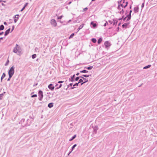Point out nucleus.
I'll use <instances>...</instances> for the list:
<instances>
[{"label": "nucleus", "instance_id": "f257e3e1", "mask_svg": "<svg viewBox=\"0 0 157 157\" xmlns=\"http://www.w3.org/2000/svg\"><path fill=\"white\" fill-rule=\"evenodd\" d=\"M22 50L21 47L17 44H16L13 50V52L17 55H20L21 53Z\"/></svg>", "mask_w": 157, "mask_h": 157}, {"label": "nucleus", "instance_id": "f03ea898", "mask_svg": "<svg viewBox=\"0 0 157 157\" xmlns=\"http://www.w3.org/2000/svg\"><path fill=\"white\" fill-rule=\"evenodd\" d=\"M14 67L13 66L11 67L8 72L9 75H10V77L11 76H13L14 73Z\"/></svg>", "mask_w": 157, "mask_h": 157}, {"label": "nucleus", "instance_id": "7ed1b4c3", "mask_svg": "<svg viewBox=\"0 0 157 157\" xmlns=\"http://www.w3.org/2000/svg\"><path fill=\"white\" fill-rule=\"evenodd\" d=\"M117 8L119 10V12L120 14H122L124 12L123 10L124 8L121 5H119L118 6Z\"/></svg>", "mask_w": 157, "mask_h": 157}, {"label": "nucleus", "instance_id": "20e7f679", "mask_svg": "<svg viewBox=\"0 0 157 157\" xmlns=\"http://www.w3.org/2000/svg\"><path fill=\"white\" fill-rule=\"evenodd\" d=\"M120 5L124 8H125L127 5L128 2H125L124 0H122L121 1Z\"/></svg>", "mask_w": 157, "mask_h": 157}, {"label": "nucleus", "instance_id": "39448f33", "mask_svg": "<svg viewBox=\"0 0 157 157\" xmlns=\"http://www.w3.org/2000/svg\"><path fill=\"white\" fill-rule=\"evenodd\" d=\"M38 95L39 96V99L41 101L43 97V92L41 90L39 91L38 92Z\"/></svg>", "mask_w": 157, "mask_h": 157}, {"label": "nucleus", "instance_id": "423d86ee", "mask_svg": "<svg viewBox=\"0 0 157 157\" xmlns=\"http://www.w3.org/2000/svg\"><path fill=\"white\" fill-rule=\"evenodd\" d=\"M132 12V10L130 11L129 14L128 15L127 17H125L123 19L124 21H128L130 19L131 17V14Z\"/></svg>", "mask_w": 157, "mask_h": 157}, {"label": "nucleus", "instance_id": "0eeeda50", "mask_svg": "<svg viewBox=\"0 0 157 157\" xmlns=\"http://www.w3.org/2000/svg\"><path fill=\"white\" fill-rule=\"evenodd\" d=\"M51 24L54 27H56L57 25V23L55 19H52L51 20Z\"/></svg>", "mask_w": 157, "mask_h": 157}, {"label": "nucleus", "instance_id": "6e6552de", "mask_svg": "<svg viewBox=\"0 0 157 157\" xmlns=\"http://www.w3.org/2000/svg\"><path fill=\"white\" fill-rule=\"evenodd\" d=\"M104 44L105 48H106L110 47L111 45L110 43L108 41H105V42Z\"/></svg>", "mask_w": 157, "mask_h": 157}, {"label": "nucleus", "instance_id": "1a4fd4ad", "mask_svg": "<svg viewBox=\"0 0 157 157\" xmlns=\"http://www.w3.org/2000/svg\"><path fill=\"white\" fill-rule=\"evenodd\" d=\"M48 88L52 90H53L54 89V86L52 84H50L48 86Z\"/></svg>", "mask_w": 157, "mask_h": 157}, {"label": "nucleus", "instance_id": "9d476101", "mask_svg": "<svg viewBox=\"0 0 157 157\" xmlns=\"http://www.w3.org/2000/svg\"><path fill=\"white\" fill-rule=\"evenodd\" d=\"M18 18H19V15H15V17L14 20L15 23H16L17 22V21L18 20Z\"/></svg>", "mask_w": 157, "mask_h": 157}, {"label": "nucleus", "instance_id": "9b49d317", "mask_svg": "<svg viewBox=\"0 0 157 157\" xmlns=\"http://www.w3.org/2000/svg\"><path fill=\"white\" fill-rule=\"evenodd\" d=\"M10 28H9L8 29L6 30V31L5 32V36H6L9 33L10 31Z\"/></svg>", "mask_w": 157, "mask_h": 157}, {"label": "nucleus", "instance_id": "f8f14e48", "mask_svg": "<svg viewBox=\"0 0 157 157\" xmlns=\"http://www.w3.org/2000/svg\"><path fill=\"white\" fill-rule=\"evenodd\" d=\"M80 77L83 79H82L83 80V81H84V82H82L81 83V85L83 84V83L88 82V80L87 79H86V78H85L82 77H81V76Z\"/></svg>", "mask_w": 157, "mask_h": 157}, {"label": "nucleus", "instance_id": "ddd939ff", "mask_svg": "<svg viewBox=\"0 0 157 157\" xmlns=\"http://www.w3.org/2000/svg\"><path fill=\"white\" fill-rule=\"evenodd\" d=\"M129 24V23H125L122 25V27L123 28H126Z\"/></svg>", "mask_w": 157, "mask_h": 157}, {"label": "nucleus", "instance_id": "4468645a", "mask_svg": "<svg viewBox=\"0 0 157 157\" xmlns=\"http://www.w3.org/2000/svg\"><path fill=\"white\" fill-rule=\"evenodd\" d=\"M53 106V103H49L48 104V107L50 108H51Z\"/></svg>", "mask_w": 157, "mask_h": 157}, {"label": "nucleus", "instance_id": "2eb2a0df", "mask_svg": "<svg viewBox=\"0 0 157 157\" xmlns=\"http://www.w3.org/2000/svg\"><path fill=\"white\" fill-rule=\"evenodd\" d=\"M138 7H135L134 9V11L135 13H137L138 12Z\"/></svg>", "mask_w": 157, "mask_h": 157}, {"label": "nucleus", "instance_id": "dca6fc26", "mask_svg": "<svg viewBox=\"0 0 157 157\" xmlns=\"http://www.w3.org/2000/svg\"><path fill=\"white\" fill-rule=\"evenodd\" d=\"M6 74L4 73L2 75L1 77V81H2V79L5 77Z\"/></svg>", "mask_w": 157, "mask_h": 157}, {"label": "nucleus", "instance_id": "f3484780", "mask_svg": "<svg viewBox=\"0 0 157 157\" xmlns=\"http://www.w3.org/2000/svg\"><path fill=\"white\" fill-rule=\"evenodd\" d=\"M4 27L3 25H2L0 26V30H3L4 29Z\"/></svg>", "mask_w": 157, "mask_h": 157}, {"label": "nucleus", "instance_id": "a211bd4d", "mask_svg": "<svg viewBox=\"0 0 157 157\" xmlns=\"http://www.w3.org/2000/svg\"><path fill=\"white\" fill-rule=\"evenodd\" d=\"M102 41V39L101 38H100L98 41V44H100Z\"/></svg>", "mask_w": 157, "mask_h": 157}, {"label": "nucleus", "instance_id": "6ab92c4d", "mask_svg": "<svg viewBox=\"0 0 157 157\" xmlns=\"http://www.w3.org/2000/svg\"><path fill=\"white\" fill-rule=\"evenodd\" d=\"M91 25H93V27L94 28L96 26V25H96V24H95V23H93V22H92L91 23Z\"/></svg>", "mask_w": 157, "mask_h": 157}, {"label": "nucleus", "instance_id": "aec40b11", "mask_svg": "<svg viewBox=\"0 0 157 157\" xmlns=\"http://www.w3.org/2000/svg\"><path fill=\"white\" fill-rule=\"evenodd\" d=\"M75 76V75H74L72 77H71V82L73 81L74 79V78Z\"/></svg>", "mask_w": 157, "mask_h": 157}, {"label": "nucleus", "instance_id": "412c9836", "mask_svg": "<svg viewBox=\"0 0 157 157\" xmlns=\"http://www.w3.org/2000/svg\"><path fill=\"white\" fill-rule=\"evenodd\" d=\"M83 26H84L83 24H82L81 25H80L78 28V30H79L80 29H81L82 28V27H83Z\"/></svg>", "mask_w": 157, "mask_h": 157}, {"label": "nucleus", "instance_id": "4be33fe9", "mask_svg": "<svg viewBox=\"0 0 157 157\" xmlns=\"http://www.w3.org/2000/svg\"><path fill=\"white\" fill-rule=\"evenodd\" d=\"M81 73H87L88 72V71L86 70H83V71H80Z\"/></svg>", "mask_w": 157, "mask_h": 157}, {"label": "nucleus", "instance_id": "5701e85b", "mask_svg": "<svg viewBox=\"0 0 157 157\" xmlns=\"http://www.w3.org/2000/svg\"><path fill=\"white\" fill-rule=\"evenodd\" d=\"M92 41L94 43H95L96 42V40L95 39L93 38L92 39Z\"/></svg>", "mask_w": 157, "mask_h": 157}, {"label": "nucleus", "instance_id": "b1692460", "mask_svg": "<svg viewBox=\"0 0 157 157\" xmlns=\"http://www.w3.org/2000/svg\"><path fill=\"white\" fill-rule=\"evenodd\" d=\"M151 67V65H148V66H146L145 67H144V69H146V68H147L149 67Z\"/></svg>", "mask_w": 157, "mask_h": 157}, {"label": "nucleus", "instance_id": "393cba45", "mask_svg": "<svg viewBox=\"0 0 157 157\" xmlns=\"http://www.w3.org/2000/svg\"><path fill=\"white\" fill-rule=\"evenodd\" d=\"M76 136V135H74L72 138V139H71L70 140V141H71L72 140H73L74 139L75 137Z\"/></svg>", "mask_w": 157, "mask_h": 157}, {"label": "nucleus", "instance_id": "a878e982", "mask_svg": "<svg viewBox=\"0 0 157 157\" xmlns=\"http://www.w3.org/2000/svg\"><path fill=\"white\" fill-rule=\"evenodd\" d=\"M93 68V67L90 66L87 68V69L88 70H91Z\"/></svg>", "mask_w": 157, "mask_h": 157}, {"label": "nucleus", "instance_id": "bb28decb", "mask_svg": "<svg viewBox=\"0 0 157 157\" xmlns=\"http://www.w3.org/2000/svg\"><path fill=\"white\" fill-rule=\"evenodd\" d=\"M36 57V54H34L32 56V58L33 59L35 58Z\"/></svg>", "mask_w": 157, "mask_h": 157}, {"label": "nucleus", "instance_id": "cd10ccee", "mask_svg": "<svg viewBox=\"0 0 157 157\" xmlns=\"http://www.w3.org/2000/svg\"><path fill=\"white\" fill-rule=\"evenodd\" d=\"M83 82V80L82 79H81L79 80V82H78V83H79Z\"/></svg>", "mask_w": 157, "mask_h": 157}, {"label": "nucleus", "instance_id": "c85d7f7f", "mask_svg": "<svg viewBox=\"0 0 157 157\" xmlns=\"http://www.w3.org/2000/svg\"><path fill=\"white\" fill-rule=\"evenodd\" d=\"M37 97V95L36 94H34L31 97L32 98L33 97Z\"/></svg>", "mask_w": 157, "mask_h": 157}, {"label": "nucleus", "instance_id": "c756f323", "mask_svg": "<svg viewBox=\"0 0 157 157\" xmlns=\"http://www.w3.org/2000/svg\"><path fill=\"white\" fill-rule=\"evenodd\" d=\"M74 33H72V34L71 35V36H70V38H72V37L73 36H74Z\"/></svg>", "mask_w": 157, "mask_h": 157}, {"label": "nucleus", "instance_id": "7c9ffc66", "mask_svg": "<svg viewBox=\"0 0 157 157\" xmlns=\"http://www.w3.org/2000/svg\"><path fill=\"white\" fill-rule=\"evenodd\" d=\"M9 62V60H8V59L7 62L5 64V66L7 65H8Z\"/></svg>", "mask_w": 157, "mask_h": 157}, {"label": "nucleus", "instance_id": "2f4dec72", "mask_svg": "<svg viewBox=\"0 0 157 157\" xmlns=\"http://www.w3.org/2000/svg\"><path fill=\"white\" fill-rule=\"evenodd\" d=\"M78 83H76L74 85H73V86H77L78 85Z\"/></svg>", "mask_w": 157, "mask_h": 157}, {"label": "nucleus", "instance_id": "473e14b6", "mask_svg": "<svg viewBox=\"0 0 157 157\" xmlns=\"http://www.w3.org/2000/svg\"><path fill=\"white\" fill-rule=\"evenodd\" d=\"M83 76L85 77H88L89 76V75H83Z\"/></svg>", "mask_w": 157, "mask_h": 157}, {"label": "nucleus", "instance_id": "72a5a7b5", "mask_svg": "<svg viewBox=\"0 0 157 157\" xmlns=\"http://www.w3.org/2000/svg\"><path fill=\"white\" fill-rule=\"evenodd\" d=\"M76 146V144H75L72 147V150H73V149L74 148V147H75Z\"/></svg>", "mask_w": 157, "mask_h": 157}, {"label": "nucleus", "instance_id": "f704fd0d", "mask_svg": "<svg viewBox=\"0 0 157 157\" xmlns=\"http://www.w3.org/2000/svg\"><path fill=\"white\" fill-rule=\"evenodd\" d=\"M12 76L10 77V75H9V78L7 79V81H9L10 80L11 78L12 77Z\"/></svg>", "mask_w": 157, "mask_h": 157}, {"label": "nucleus", "instance_id": "c9c22d12", "mask_svg": "<svg viewBox=\"0 0 157 157\" xmlns=\"http://www.w3.org/2000/svg\"><path fill=\"white\" fill-rule=\"evenodd\" d=\"M79 77H76L75 79V80L76 81H78V79H79Z\"/></svg>", "mask_w": 157, "mask_h": 157}, {"label": "nucleus", "instance_id": "e433bc0d", "mask_svg": "<svg viewBox=\"0 0 157 157\" xmlns=\"http://www.w3.org/2000/svg\"><path fill=\"white\" fill-rule=\"evenodd\" d=\"M62 17H63V16H60L59 17H58V19H61L62 18Z\"/></svg>", "mask_w": 157, "mask_h": 157}, {"label": "nucleus", "instance_id": "4c0bfd02", "mask_svg": "<svg viewBox=\"0 0 157 157\" xmlns=\"http://www.w3.org/2000/svg\"><path fill=\"white\" fill-rule=\"evenodd\" d=\"M2 94H0V100H1L2 98Z\"/></svg>", "mask_w": 157, "mask_h": 157}, {"label": "nucleus", "instance_id": "58836bf2", "mask_svg": "<svg viewBox=\"0 0 157 157\" xmlns=\"http://www.w3.org/2000/svg\"><path fill=\"white\" fill-rule=\"evenodd\" d=\"M14 28V25H13L12 27V29L11 32H12Z\"/></svg>", "mask_w": 157, "mask_h": 157}, {"label": "nucleus", "instance_id": "ea45409f", "mask_svg": "<svg viewBox=\"0 0 157 157\" xmlns=\"http://www.w3.org/2000/svg\"><path fill=\"white\" fill-rule=\"evenodd\" d=\"M28 4V3H27L25 4V5L24 6V7H25H25Z\"/></svg>", "mask_w": 157, "mask_h": 157}, {"label": "nucleus", "instance_id": "a19ab883", "mask_svg": "<svg viewBox=\"0 0 157 157\" xmlns=\"http://www.w3.org/2000/svg\"><path fill=\"white\" fill-rule=\"evenodd\" d=\"M63 82V81H59L58 82L59 83H62Z\"/></svg>", "mask_w": 157, "mask_h": 157}, {"label": "nucleus", "instance_id": "79ce46f5", "mask_svg": "<svg viewBox=\"0 0 157 157\" xmlns=\"http://www.w3.org/2000/svg\"><path fill=\"white\" fill-rule=\"evenodd\" d=\"M25 7H23V8L21 9V11H22L25 9Z\"/></svg>", "mask_w": 157, "mask_h": 157}, {"label": "nucleus", "instance_id": "37998d69", "mask_svg": "<svg viewBox=\"0 0 157 157\" xmlns=\"http://www.w3.org/2000/svg\"><path fill=\"white\" fill-rule=\"evenodd\" d=\"M144 3H143L142 5V6H142V7L143 8L144 7Z\"/></svg>", "mask_w": 157, "mask_h": 157}, {"label": "nucleus", "instance_id": "c03bdc74", "mask_svg": "<svg viewBox=\"0 0 157 157\" xmlns=\"http://www.w3.org/2000/svg\"><path fill=\"white\" fill-rule=\"evenodd\" d=\"M4 33L3 32H2L1 33H0V35H1L2 34H3Z\"/></svg>", "mask_w": 157, "mask_h": 157}, {"label": "nucleus", "instance_id": "a18cd8bd", "mask_svg": "<svg viewBox=\"0 0 157 157\" xmlns=\"http://www.w3.org/2000/svg\"><path fill=\"white\" fill-rule=\"evenodd\" d=\"M4 24L5 25H7V23H6V22H4Z\"/></svg>", "mask_w": 157, "mask_h": 157}, {"label": "nucleus", "instance_id": "49530a36", "mask_svg": "<svg viewBox=\"0 0 157 157\" xmlns=\"http://www.w3.org/2000/svg\"><path fill=\"white\" fill-rule=\"evenodd\" d=\"M62 86V84H60V85L59 86V87L58 88H60Z\"/></svg>", "mask_w": 157, "mask_h": 157}, {"label": "nucleus", "instance_id": "de8ad7c7", "mask_svg": "<svg viewBox=\"0 0 157 157\" xmlns=\"http://www.w3.org/2000/svg\"><path fill=\"white\" fill-rule=\"evenodd\" d=\"M3 2V1L2 0H0V2ZM3 2H6L5 1H3Z\"/></svg>", "mask_w": 157, "mask_h": 157}, {"label": "nucleus", "instance_id": "09e8293b", "mask_svg": "<svg viewBox=\"0 0 157 157\" xmlns=\"http://www.w3.org/2000/svg\"><path fill=\"white\" fill-rule=\"evenodd\" d=\"M2 6H5V4H4V3H2Z\"/></svg>", "mask_w": 157, "mask_h": 157}, {"label": "nucleus", "instance_id": "8fccbe9b", "mask_svg": "<svg viewBox=\"0 0 157 157\" xmlns=\"http://www.w3.org/2000/svg\"><path fill=\"white\" fill-rule=\"evenodd\" d=\"M3 39V37H1L0 38V40H2Z\"/></svg>", "mask_w": 157, "mask_h": 157}, {"label": "nucleus", "instance_id": "3c124183", "mask_svg": "<svg viewBox=\"0 0 157 157\" xmlns=\"http://www.w3.org/2000/svg\"><path fill=\"white\" fill-rule=\"evenodd\" d=\"M79 73H77V74H76V75H79Z\"/></svg>", "mask_w": 157, "mask_h": 157}, {"label": "nucleus", "instance_id": "603ef678", "mask_svg": "<svg viewBox=\"0 0 157 157\" xmlns=\"http://www.w3.org/2000/svg\"><path fill=\"white\" fill-rule=\"evenodd\" d=\"M70 85L71 86L72 85V83H70Z\"/></svg>", "mask_w": 157, "mask_h": 157}, {"label": "nucleus", "instance_id": "864d4df0", "mask_svg": "<svg viewBox=\"0 0 157 157\" xmlns=\"http://www.w3.org/2000/svg\"><path fill=\"white\" fill-rule=\"evenodd\" d=\"M87 8H85V10H87Z\"/></svg>", "mask_w": 157, "mask_h": 157}, {"label": "nucleus", "instance_id": "5fc2aeb1", "mask_svg": "<svg viewBox=\"0 0 157 157\" xmlns=\"http://www.w3.org/2000/svg\"><path fill=\"white\" fill-rule=\"evenodd\" d=\"M106 25V24H105L104 25V26H105Z\"/></svg>", "mask_w": 157, "mask_h": 157}, {"label": "nucleus", "instance_id": "6e6d98bb", "mask_svg": "<svg viewBox=\"0 0 157 157\" xmlns=\"http://www.w3.org/2000/svg\"><path fill=\"white\" fill-rule=\"evenodd\" d=\"M71 2H70L69 4L71 3Z\"/></svg>", "mask_w": 157, "mask_h": 157}]
</instances>
